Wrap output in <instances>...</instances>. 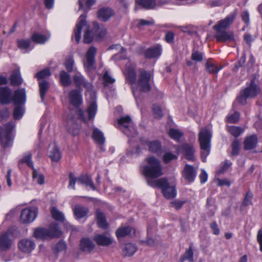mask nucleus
I'll use <instances>...</instances> for the list:
<instances>
[{
  "mask_svg": "<svg viewBox=\"0 0 262 262\" xmlns=\"http://www.w3.org/2000/svg\"><path fill=\"white\" fill-rule=\"evenodd\" d=\"M146 164L142 167V172L146 177L156 179L163 175L160 161L155 157H149L145 159Z\"/></svg>",
  "mask_w": 262,
  "mask_h": 262,
  "instance_id": "f03ea898",
  "label": "nucleus"
},
{
  "mask_svg": "<svg viewBox=\"0 0 262 262\" xmlns=\"http://www.w3.org/2000/svg\"><path fill=\"white\" fill-rule=\"evenodd\" d=\"M86 15L81 14L78 19L75 28L74 30V37L77 42L79 43L81 38V33L83 27H86L83 36V41L85 43H91L93 39L98 40H101L106 35V29L103 25H99L97 22L93 23L92 28L91 29L87 26L85 20Z\"/></svg>",
  "mask_w": 262,
  "mask_h": 262,
  "instance_id": "f257e3e1",
  "label": "nucleus"
},
{
  "mask_svg": "<svg viewBox=\"0 0 262 262\" xmlns=\"http://www.w3.org/2000/svg\"><path fill=\"white\" fill-rule=\"evenodd\" d=\"M31 39L33 41L37 43H43L47 40L48 38L44 35L34 33L31 36Z\"/></svg>",
  "mask_w": 262,
  "mask_h": 262,
  "instance_id": "8fccbe9b",
  "label": "nucleus"
},
{
  "mask_svg": "<svg viewBox=\"0 0 262 262\" xmlns=\"http://www.w3.org/2000/svg\"><path fill=\"white\" fill-rule=\"evenodd\" d=\"M162 49L160 45H157L156 46L151 47L144 52V55L147 58H153L159 57L161 54Z\"/></svg>",
  "mask_w": 262,
  "mask_h": 262,
  "instance_id": "4be33fe9",
  "label": "nucleus"
},
{
  "mask_svg": "<svg viewBox=\"0 0 262 262\" xmlns=\"http://www.w3.org/2000/svg\"><path fill=\"white\" fill-rule=\"evenodd\" d=\"M259 92L258 86L254 83V80L251 81L250 84L241 91L239 95L236 99V101L241 104L244 105L247 103L248 98L255 97Z\"/></svg>",
  "mask_w": 262,
  "mask_h": 262,
  "instance_id": "423d86ee",
  "label": "nucleus"
},
{
  "mask_svg": "<svg viewBox=\"0 0 262 262\" xmlns=\"http://www.w3.org/2000/svg\"><path fill=\"white\" fill-rule=\"evenodd\" d=\"M116 234L118 238L128 235H133L135 234V230L130 227H122L116 230Z\"/></svg>",
  "mask_w": 262,
  "mask_h": 262,
  "instance_id": "c756f323",
  "label": "nucleus"
},
{
  "mask_svg": "<svg viewBox=\"0 0 262 262\" xmlns=\"http://www.w3.org/2000/svg\"><path fill=\"white\" fill-rule=\"evenodd\" d=\"M147 183L151 187H158L160 188L161 187L164 186L166 184V179L163 178L156 180L148 179L147 180Z\"/></svg>",
  "mask_w": 262,
  "mask_h": 262,
  "instance_id": "37998d69",
  "label": "nucleus"
},
{
  "mask_svg": "<svg viewBox=\"0 0 262 262\" xmlns=\"http://www.w3.org/2000/svg\"><path fill=\"white\" fill-rule=\"evenodd\" d=\"M205 68L207 71L211 74H215L221 69L212 63L211 60H208L205 64Z\"/></svg>",
  "mask_w": 262,
  "mask_h": 262,
  "instance_id": "de8ad7c7",
  "label": "nucleus"
},
{
  "mask_svg": "<svg viewBox=\"0 0 262 262\" xmlns=\"http://www.w3.org/2000/svg\"><path fill=\"white\" fill-rule=\"evenodd\" d=\"M153 115L156 118H160L163 115L161 107L159 105L154 104L152 107Z\"/></svg>",
  "mask_w": 262,
  "mask_h": 262,
  "instance_id": "052dcab7",
  "label": "nucleus"
},
{
  "mask_svg": "<svg viewBox=\"0 0 262 262\" xmlns=\"http://www.w3.org/2000/svg\"><path fill=\"white\" fill-rule=\"evenodd\" d=\"M12 244V240L9 232L6 231L0 234V253L10 249Z\"/></svg>",
  "mask_w": 262,
  "mask_h": 262,
  "instance_id": "dca6fc26",
  "label": "nucleus"
},
{
  "mask_svg": "<svg viewBox=\"0 0 262 262\" xmlns=\"http://www.w3.org/2000/svg\"><path fill=\"white\" fill-rule=\"evenodd\" d=\"M186 203V201H180L179 200H175L171 202V204L176 209H180L183 205Z\"/></svg>",
  "mask_w": 262,
  "mask_h": 262,
  "instance_id": "774afa93",
  "label": "nucleus"
},
{
  "mask_svg": "<svg viewBox=\"0 0 262 262\" xmlns=\"http://www.w3.org/2000/svg\"><path fill=\"white\" fill-rule=\"evenodd\" d=\"M26 100V95L25 89H19L15 91L12 97L14 105H25Z\"/></svg>",
  "mask_w": 262,
  "mask_h": 262,
  "instance_id": "a211bd4d",
  "label": "nucleus"
},
{
  "mask_svg": "<svg viewBox=\"0 0 262 262\" xmlns=\"http://www.w3.org/2000/svg\"><path fill=\"white\" fill-rule=\"evenodd\" d=\"M62 231L56 223L51 224L49 228H38L34 230V236L37 239L46 240L58 238L61 236Z\"/></svg>",
  "mask_w": 262,
  "mask_h": 262,
  "instance_id": "20e7f679",
  "label": "nucleus"
},
{
  "mask_svg": "<svg viewBox=\"0 0 262 262\" xmlns=\"http://www.w3.org/2000/svg\"><path fill=\"white\" fill-rule=\"evenodd\" d=\"M18 247L21 252L29 253L35 248V244L33 241L25 238L18 242Z\"/></svg>",
  "mask_w": 262,
  "mask_h": 262,
  "instance_id": "f3484780",
  "label": "nucleus"
},
{
  "mask_svg": "<svg viewBox=\"0 0 262 262\" xmlns=\"http://www.w3.org/2000/svg\"><path fill=\"white\" fill-rule=\"evenodd\" d=\"M228 131L234 137H237L244 132V129L239 126H231L228 127Z\"/></svg>",
  "mask_w": 262,
  "mask_h": 262,
  "instance_id": "603ef678",
  "label": "nucleus"
},
{
  "mask_svg": "<svg viewBox=\"0 0 262 262\" xmlns=\"http://www.w3.org/2000/svg\"><path fill=\"white\" fill-rule=\"evenodd\" d=\"M74 82L77 87L83 86L88 91V94L94 98L95 97V93L92 91V85L88 82L80 73H78L73 76Z\"/></svg>",
  "mask_w": 262,
  "mask_h": 262,
  "instance_id": "9d476101",
  "label": "nucleus"
},
{
  "mask_svg": "<svg viewBox=\"0 0 262 262\" xmlns=\"http://www.w3.org/2000/svg\"><path fill=\"white\" fill-rule=\"evenodd\" d=\"M97 224L99 227L106 229L107 228L108 224L106 222L104 214L99 211H97Z\"/></svg>",
  "mask_w": 262,
  "mask_h": 262,
  "instance_id": "4c0bfd02",
  "label": "nucleus"
},
{
  "mask_svg": "<svg viewBox=\"0 0 262 262\" xmlns=\"http://www.w3.org/2000/svg\"><path fill=\"white\" fill-rule=\"evenodd\" d=\"M114 15L113 10L108 7L101 8L97 12L98 18L102 21H107Z\"/></svg>",
  "mask_w": 262,
  "mask_h": 262,
  "instance_id": "aec40b11",
  "label": "nucleus"
},
{
  "mask_svg": "<svg viewBox=\"0 0 262 262\" xmlns=\"http://www.w3.org/2000/svg\"><path fill=\"white\" fill-rule=\"evenodd\" d=\"M237 15L236 11H234L228 15L224 19L220 20L216 25L213 26V29L216 31L220 30H225L233 23Z\"/></svg>",
  "mask_w": 262,
  "mask_h": 262,
  "instance_id": "9b49d317",
  "label": "nucleus"
},
{
  "mask_svg": "<svg viewBox=\"0 0 262 262\" xmlns=\"http://www.w3.org/2000/svg\"><path fill=\"white\" fill-rule=\"evenodd\" d=\"M151 75L149 72L142 70L137 83V88L132 86V93L137 101L140 98L141 93H147L151 90V85L149 83Z\"/></svg>",
  "mask_w": 262,
  "mask_h": 262,
  "instance_id": "7ed1b4c3",
  "label": "nucleus"
},
{
  "mask_svg": "<svg viewBox=\"0 0 262 262\" xmlns=\"http://www.w3.org/2000/svg\"><path fill=\"white\" fill-rule=\"evenodd\" d=\"M253 193L249 190L245 194L243 203L242 206L246 207L249 205H251L252 204V200L253 198Z\"/></svg>",
  "mask_w": 262,
  "mask_h": 262,
  "instance_id": "5fc2aeb1",
  "label": "nucleus"
},
{
  "mask_svg": "<svg viewBox=\"0 0 262 262\" xmlns=\"http://www.w3.org/2000/svg\"><path fill=\"white\" fill-rule=\"evenodd\" d=\"M92 137L96 143L100 146V149L104 150L102 146L105 143V138L103 133L98 128H94L93 129Z\"/></svg>",
  "mask_w": 262,
  "mask_h": 262,
  "instance_id": "393cba45",
  "label": "nucleus"
},
{
  "mask_svg": "<svg viewBox=\"0 0 262 262\" xmlns=\"http://www.w3.org/2000/svg\"><path fill=\"white\" fill-rule=\"evenodd\" d=\"M177 159V156L171 152H167L163 155V161L166 163Z\"/></svg>",
  "mask_w": 262,
  "mask_h": 262,
  "instance_id": "69168bd1",
  "label": "nucleus"
},
{
  "mask_svg": "<svg viewBox=\"0 0 262 262\" xmlns=\"http://www.w3.org/2000/svg\"><path fill=\"white\" fill-rule=\"evenodd\" d=\"M239 141L237 139L234 140L232 143L231 155L234 156H237L239 153Z\"/></svg>",
  "mask_w": 262,
  "mask_h": 262,
  "instance_id": "e2e57ef3",
  "label": "nucleus"
},
{
  "mask_svg": "<svg viewBox=\"0 0 262 262\" xmlns=\"http://www.w3.org/2000/svg\"><path fill=\"white\" fill-rule=\"evenodd\" d=\"M74 212L77 218L81 219L88 214L89 209L86 207L76 205L74 208Z\"/></svg>",
  "mask_w": 262,
  "mask_h": 262,
  "instance_id": "e433bc0d",
  "label": "nucleus"
},
{
  "mask_svg": "<svg viewBox=\"0 0 262 262\" xmlns=\"http://www.w3.org/2000/svg\"><path fill=\"white\" fill-rule=\"evenodd\" d=\"M37 215L36 208H26L21 211L20 220L23 223H29L33 222Z\"/></svg>",
  "mask_w": 262,
  "mask_h": 262,
  "instance_id": "ddd939ff",
  "label": "nucleus"
},
{
  "mask_svg": "<svg viewBox=\"0 0 262 262\" xmlns=\"http://www.w3.org/2000/svg\"><path fill=\"white\" fill-rule=\"evenodd\" d=\"M66 127L68 131L73 135H78L79 133L78 125L72 119L67 121Z\"/></svg>",
  "mask_w": 262,
  "mask_h": 262,
  "instance_id": "c9c22d12",
  "label": "nucleus"
},
{
  "mask_svg": "<svg viewBox=\"0 0 262 262\" xmlns=\"http://www.w3.org/2000/svg\"><path fill=\"white\" fill-rule=\"evenodd\" d=\"M93 240L97 245L102 247L109 246L114 241L113 238L106 233L95 235Z\"/></svg>",
  "mask_w": 262,
  "mask_h": 262,
  "instance_id": "4468645a",
  "label": "nucleus"
},
{
  "mask_svg": "<svg viewBox=\"0 0 262 262\" xmlns=\"http://www.w3.org/2000/svg\"><path fill=\"white\" fill-rule=\"evenodd\" d=\"M80 249L86 252H91L95 248V244L89 238H83L80 244Z\"/></svg>",
  "mask_w": 262,
  "mask_h": 262,
  "instance_id": "a878e982",
  "label": "nucleus"
},
{
  "mask_svg": "<svg viewBox=\"0 0 262 262\" xmlns=\"http://www.w3.org/2000/svg\"><path fill=\"white\" fill-rule=\"evenodd\" d=\"M96 52V48L91 47L86 53V61L84 63V67L88 71H93L96 68L95 57Z\"/></svg>",
  "mask_w": 262,
  "mask_h": 262,
  "instance_id": "1a4fd4ad",
  "label": "nucleus"
},
{
  "mask_svg": "<svg viewBox=\"0 0 262 262\" xmlns=\"http://www.w3.org/2000/svg\"><path fill=\"white\" fill-rule=\"evenodd\" d=\"M137 247L136 245L132 243H127L122 248L123 254L125 256L130 257L137 251Z\"/></svg>",
  "mask_w": 262,
  "mask_h": 262,
  "instance_id": "7c9ffc66",
  "label": "nucleus"
},
{
  "mask_svg": "<svg viewBox=\"0 0 262 262\" xmlns=\"http://www.w3.org/2000/svg\"><path fill=\"white\" fill-rule=\"evenodd\" d=\"M183 178L189 183L193 182L196 175V171L194 167L190 165L186 164L182 171Z\"/></svg>",
  "mask_w": 262,
  "mask_h": 262,
  "instance_id": "6ab92c4d",
  "label": "nucleus"
},
{
  "mask_svg": "<svg viewBox=\"0 0 262 262\" xmlns=\"http://www.w3.org/2000/svg\"><path fill=\"white\" fill-rule=\"evenodd\" d=\"M60 82L63 86H68L71 83V79L70 74L64 70L60 72Z\"/></svg>",
  "mask_w": 262,
  "mask_h": 262,
  "instance_id": "f704fd0d",
  "label": "nucleus"
},
{
  "mask_svg": "<svg viewBox=\"0 0 262 262\" xmlns=\"http://www.w3.org/2000/svg\"><path fill=\"white\" fill-rule=\"evenodd\" d=\"M11 84L14 86L20 85L23 82V79L20 76V71L18 70L13 72L10 77Z\"/></svg>",
  "mask_w": 262,
  "mask_h": 262,
  "instance_id": "72a5a7b5",
  "label": "nucleus"
},
{
  "mask_svg": "<svg viewBox=\"0 0 262 262\" xmlns=\"http://www.w3.org/2000/svg\"><path fill=\"white\" fill-rule=\"evenodd\" d=\"M215 37L218 41L225 42L233 40L234 35L232 32H227L220 30V31H216Z\"/></svg>",
  "mask_w": 262,
  "mask_h": 262,
  "instance_id": "b1692460",
  "label": "nucleus"
},
{
  "mask_svg": "<svg viewBox=\"0 0 262 262\" xmlns=\"http://www.w3.org/2000/svg\"><path fill=\"white\" fill-rule=\"evenodd\" d=\"M32 178L34 182L39 185H42L45 183V177L43 175L36 169L33 168L32 173Z\"/></svg>",
  "mask_w": 262,
  "mask_h": 262,
  "instance_id": "a18cd8bd",
  "label": "nucleus"
},
{
  "mask_svg": "<svg viewBox=\"0 0 262 262\" xmlns=\"http://www.w3.org/2000/svg\"><path fill=\"white\" fill-rule=\"evenodd\" d=\"M11 90L8 87H0V102L2 104H7L11 100Z\"/></svg>",
  "mask_w": 262,
  "mask_h": 262,
  "instance_id": "5701e85b",
  "label": "nucleus"
},
{
  "mask_svg": "<svg viewBox=\"0 0 262 262\" xmlns=\"http://www.w3.org/2000/svg\"><path fill=\"white\" fill-rule=\"evenodd\" d=\"M136 3L146 9H154L157 6L155 0H136Z\"/></svg>",
  "mask_w": 262,
  "mask_h": 262,
  "instance_id": "ea45409f",
  "label": "nucleus"
},
{
  "mask_svg": "<svg viewBox=\"0 0 262 262\" xmlns=\"http://www.w3.org/2000/svg\"><path fill=\"white\" fill-rule=\"evenodd\" d=\"M69 184L68 187L69 188H72L74 190L75 189V183L76 181L77 180V178H76L74 174L72 172H70L69 174Z\"/></svg>",
  "mask_w": 262,
  "mask_h": 262,
  "instance_id": "338daca9",
  "label": "nucleus"
},
{
  "mask_svg": "<svg viewBox=\"0 0 262 262\" xmlns=\"http://www.w3.org/2000/svg\"><path fill=\"white\" fill-rule=\"evenodd\" d=\"M168 135L172 139L179 141L183 136V133L178 129L171 128L168 132Z\"/></svg>",
  "mask_w": 262,
  "mask_h": 262,
  "instance_id": "864d4df0",
  "label": "nucleus"
},
{
  "mask_svg": "<svg viewBox=\"0 0 262 262\" xmlns=\"http://www.w3.org/2000/svg\"><path fill=\"white\" fill-rule=\"evenodd\" d=\"M103 79L104 81V84L107 86L110 84H113L115 81V79L112 78L108 74V71H106L103 76Z\"/></svg>",
  "mask_w": 262,
  "mask_h": 262,
  "instance_id": "680f3d73",
  "label": "nucleus"
},
{
  "mask_svg": "<svg viewBox=\"0 0 262 262\" xmlns=\"http://www.w3.org/2000/svg\"><path fill=\"white\" fill-rule=\"evenodd\" d=\"M77 181L81 184L90 187L93 190H97L91 177L88 174L81 175L77 178Z\"/></svg>",
  "mask_w": 262,
  "mask_h": 262,
  "instance_id": "bb28decb",
  "label": "nucleus"
},
{
  "mask_svg": "<svg viewBox=\"0 0 262 262\" xmlns=\"http://www.w3.org/2000/svg\"><path fill=\"white\" fill-rule=\"evenodd\" d=\"M17 42L18 47L21 50L27 49L30 46V41L27 39H18Z\"/></svg>",
  "mask_w": 262,
  "mask_h": 262,
  "instance_id": "bf43d9fd",
  "label": "nucleus"
},
{
  "mask_svg": "<svg viewBox=\"0 0 262 262\" xmlns=\"http://www.w3.org/2000/svg\"><path fill=\"white\" fill-rule=\"evenodd\" d=\"M13 116L15 119H19L25 113V105H14Z\"/></svg>",
  "mask_w": 262,
  "mask_h": 262,
  "instance_id": "49530a36",
  "label": "nucleus"
},
{
  "mask_svg": "<svg viewBox=\"0 0 262 262\" xmlns=\"http://www.w3.org/2000/svg\"><path fill=\"white\" fill-rule=\"evenodd\" d=\"M146 144L148 147L149 150L153 153L157 154H160L161 151L162 146L161 142L158 140H154L152 141H147Z\"/></svg>",
  "mask_w": 262,
  "mask_h": 262,
  "instance_id": "2f4dec72",
  "label": "nucleus"
},
{
  "mask_svg": "<svg viewBox=\"0 0 262 262\" xmlns=\"http://www.w3.org/2000/svg\"><path fill=\"white\" fill-rule=\"evenodd\" d=\"M23 163H26L29 167L31 168L32 170L33 168H35L32 161V155L29 152L25 154L23 158L19 162V165Z\"/></svg>",
  "mask_w": 262,
  "mask_h": 262,
  "instance_id": "09e8293b",
  "label": "nucleus"
},
{
  "mask_svg": "<svg viewBox=\"0 0 262 262\" xmlns=\"http://www.w3.org/2000/svg\"><path fill=\"white\" fill-rule=\"evenodd\" d=\"M163 195L167 199H171L174 198L177 194L176 188L173 186H169L167 180L166 179V184L163 187H161Z\"/></svg>",
  "mask_w": 262,
  "mask_h": 262,
  "instance_id": "412c9836",
  "label": "nucleus"
},
{
  "mask_svg": "<svg viewBox=\"0 0 262 262\" xmlns=\"http://www.w3.org/2000/svg\"><path fill=\"white\" fill-rule=\"evenodd\" d=\"M97 107L96 101L93 99L86 110L90 120L93 119L97 112Z\"/></svg>",
  "mask_w": 262,
  "mask_h": 262,
  "instance_id": "79ce46f5",
  "label": "nucleus"
},
{
  "mask_svg": "<svg viewBox=\"0 0 262 262\" xmlns=\"http://www.w3.org/2000/svg\"><path fill=\"white\" fill-rule=\"evenodd\" d=\"M239 113L238 112H234L232 114L229 115L227 117V121L231 123H236L239 119Z\"/></svg>",
  "mask_w": 262,
  "mask_h": 262,
  "instance_id": "13d9d810",
  "label": "nucleus"
},
{
  "mask_svg": "<svg viewBox=\"0 0 262 262\" xmlns=\"http://www.w3.org/2000/svg\"><path fill=\"white\" fill-rule=\"evenodd\" d=\"M178 150L183 153L185 158L189 161H194L195 160L194 152L195 151L193 146L187 143L184 144L178 147Z\"/></svg>",
  "mask_w": 262,
  "mask_h": 262,
  "instance_id": "2eb2a0df",
  "label": "nucleus"
},
{
  "mask_svg": "<svg viewBox=\"0 0 262 262\" xmlns=\"http://www.w3.org/2000/svg\"><path fill=\"white\" fill-rule=\"evenodd\" d=\"M204 54L198 51H195L192 52L191 58L192 60L195 62H201L203 60Z\"/></svg>",
  "mask_w": 262,
  "mask_h": 262,
  "instance_id": "0e129e2a",
  "label": "nucleus"
},
{
  "mask_svg": "<svg viewBox=\"0 0 262 262\" xmlns=\"http://www.w3.org/2000/svg\"><path fill=\"white\" fill-rule=\"evenodd\" d=\"M51 213L54 219L57 221L63 222L64 220L63 214L59 211L56 207H52Z\"/></svg>",
  "mask_w": 262,
  "mask_h": 262,
  "instance_id": "3c124183",
  "label": "nucleus"
},
{
  "mask_svg": "<svg viewBox=\"0 0 262 262\" xmlns=\"http://www.w3.org/2000/svg\"><path fill=\"white\" fill-rule=\"evenodd\" d=\"M193 250L191 247L186 251L184 255L181 257V260L183 262L185 260H188L190 262L193 261Z\"/></svg>",
  "mask_w": 262,
  "mask_h": 262,
  "instance_id": "6e6d98bb",
  "label": "nucleus"
},
{
  "mask_svg": "<svg viewBox=\"0 0 262 262\" xmlns=\"http://www.w3.org/2000/svg\"><path fill=\"white\" fill-rule=\"evenodd\" d=\"M64 65L68 72H72L74 70L75 62L73 55H70L66 57Z\"/></svg>",
  "mask_w": 262,
  "mask_h": 262,
  "instance_id": "c03bdc74",
  "label": "nucleus"
},
{
  "mask_svg": "<svg viewBox=\"0 0 262 262\" xmlns=\"http://www.w3.org/2000/svg\"><path fill=\"white\" fill-rule=\"evenodd\" d=\"M49 157L53 161L57 162L61 158V154L56 144H54L52 150L49 152Z\"/></svg>",
  "mask_w": 262,
  "mask_h": 262,
  "instance_id": "58836bf2",
  "label": "nucleus"
},
{
  "mask_svg": "<svg viewBox=\"0 0 262 262\" xmlns=\"http://www.w3.org/2000/svg\"><path fill=\"white\" fill-rule=\"evenodd\" d=\"M211 132L207 128H201L199 134V141L202 150L201 158L203 162L209 154L211 148Z\"/></svg>",
  "mask_w": 262,
  "mask_h": 262,
  "instance_id": "39448f33",
  "label": "nucleus"
},
{
  "mask_svg": "<svg viewBox=\"0 0 262 262\" xmlns=\"http://www.w3.org/2000/svg\"><path fill=\"white\" fill-rule=\"evenodd\" d=\"M95 3V0H79V9H83L85 12H86Z\"/></svg>",
  "mask_w": 262,
  "mask_h": 262,
  "instance_id": "a19ab883",
  "label": "nucleus"
},
{
  "mask_svg": "<svg viewBox=\"0 0 262 262\" xmlns=\"http://www.w3.org/2000/svg\"><path fill=\"white\" fill-rule=\"evenodd\" d=\"M39 94L42 102H44L45 95L50 88V83L47 80H42L39 82Z\"/></svg>",
  "mask_w": 262,
  "mask_h": 262,
  "instance_id": "473e14b6",
  "label": "nucleus"
},
{
  "mask_svg": "<svg viewBox=\"0 0 262 262\" xmlns=\"http://www.w3.org/2000/svg\"><path fill=\"white\" fill-rule=\"evenodd\" d=\"M51 74V73L50 70L49 69H46L37 73L35 75V77L38 80H40L49 77Z\"/></svg>",
  "mask_w": 262,
  "mask_h": 262,
  "instance_id": "4d7b16f0",
  "label": "nucleus"
},
{
  "mask_svg": "<svg viewBox=\"0 0 262 262\" xmlns=\"http://www.w3.org/2000/svg\"><path fill=\"white\" fill-rule=\"evenodd\" d=\"M131 118L126 116L118 120V128L127 136H134L136 134V130L131 125Z\"/></svg>",
  "mask_w": 262,
  "mask_h": 262,
  "instance_id": "6e6552de",
  "label": "nucleus"
},
{
  "mask_svg": "<svg viewBox=\"0 0 262 262\" xmlns=\"http://www.w3.org/2000/svg\"><path fill=\"white\" fill-rule=\"evenodd\" d=\"M124 74L127 82L132 85L136 84L137 75L135 72V67L134 64L130 62L126 63Z\"/></svg>",
  "mask_w": 262,
  "mask_h": 262,
  "instance_id": "f8f14e48",
  "label": "nucleus"
},
{
  "mask_svg": "<svg viewBox=\"0 0 262 262\" xmlns=\"http://www.w3.org/2000/svg\"><path fill=\"white\" fill-rule=\"evenodd\" d=\"M257 144V138L256 135L247 137L244 142V149L250 150L256 147Z\"/></svg>",
  "mask_w": 262,
  "mask_h": 262,
  "instance_id": "cd10ccee",
  "label": "nucleus"
},
{
  "mask_svg": "<svg viewBox=\"0 0 262 262\" xmlns=\"http://www.w3.org/2000/svg\"><path fill=\"white\" fill-rule=\"evenodd\" d=\"M14 127V122H9L5 125V128L0 127V141L3 147L6 148L11 146L12 139L10 134Z\"/></svg>",
  "mask_w": 262,
  "mask_h": 262,
  "instance_id": "0eeeda50",
  "label": "nucleus"
},
{
  "mask_svg": "<svg viewBox=\"0 0 262 262\" xmlns=\"http://www.w3.org/2000/svg\"><path fill=\"white\" fill-rule=\"evenodd\" d=\"M71 103L75 106H78L82 102L81 95L77 90H72L69 93Z\"/></svg>",
  "mask_w": 262,
  "mask_h": 262,
  "instance_id": "c85d7f7f",
  "label": "nucleus"
}]
</instances>
